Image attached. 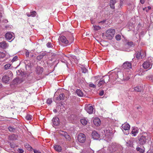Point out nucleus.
Listing matches in <instances>:
<instances>
[{
  "label": "nucleus",
  "instance_id": "nucleus-1",
  "mask_svg": "<svg viewBox=\"0 0 153 153\" xmlns=\"http://www.w3.org/2000/svg\"><path fill=\"white\" fill-rule=\"evenodd\" d=\"M150 139V137L146 133H144L143 135L140 136L138 139L139 143L141 145H143L146 142L147 140Z\"/></svg>",
  "mask_w": 153,
  "mask_h": 153
},
{
  "label": "nucleus",
  "instance_id": "nucleus-2",
  "mask_svg": "<svg viewBox=\"0 0 153 153\" xmlns=\"http://www.w3.org/2000/svg\"><path fill=\"white\" fill-rule=\"evenodd\" d=\"M115 30L114 29H110L107 30L105 33V36L106 39L111 40L114 37L115 33Z\"/></svg>",
  "mask_w": 153,
  "mask_h": 153
},
{
  "label": "nucleus",
  "instance_id": "nucleus-3",
  "mask_svg": "<svg viewBox=\"0 0 153 153\" xmlns=\"http://www.w3.org/2000/svg\"><path fill=\"white\" fill-rule=\"evenodd\" d=\"M102 133H103V134L102 135V137L103 138H105V140L107 141L110 139L111 132H110V130L106 129L104 130V132Z\"/></svg>",
  "mask_w": 153,
  "mask_h": 153
},
{
  "label": "nucleus",
  "instance_id": "nucleus-4",
  "mask_svg": "<svg viewBox=\"0 0 153 153\" xmlns=\"http://www.w3.org/2000/svg\"><path fill=\"white\" fill-rule=\"evenodd\" d=\"M121 128L126 134H129V131L130 128V126L127 123H125L123 124L121 126Z\"/></svg>",
  "mask_w": 153,
  "mask_h": 153
},
{
  "label": "nucleus",
  "instance_id": "nucleus-5",
  "mask_svg": "<svg viewBox=\"0 0 153 153\" xmlns=\"http://www.w3.org/2000/svg\"><path fill=\"white\" fill-rule=\"evenodd\" d=\"M12 72L10 71H8L7 74L2 77V81L5 83H7L10 80V77L9 76H12Z\"/></svg>",
  "mask_w": 153,
  "mask_h": 153
},
{
  "label": "nucleus",
  "instance_id": "nucleus-6",
  "mask_svg": "<svg viewBox=\"0 0 153 153\" xmlns=\"http://www.w3.org/2000/svg\"><path fill=\"white\" fill-rule=\"evenodd\" d=\"M135 56L136 58L137 59H140V57H141V58H143L145 57V53L143 50H140L139 51H138L136 52L135 53Z\"/></svg>",
  "mask_w": 153,
  "mask_h": 153
},
{
  "label": "nucleus",
  "instance_id": "nucleus-7",
  "mask_svg": "<svg viewBox=\"0 0 153 153\" xmlns=\"http://www.w3.org/2000/svg\"><path fill=\"white\" fill-rule=\"evenodd\" d=\"M152 66V64L149 61H146L143 63V67L145 69H149Z\"/></svg>",
  "mask_w": 153,
  "mask_h": 153
},
{
  "label": "nucleus",
  "instance_id": "nucleus-8",
  "mask_svg": "<svg viewBox=\"0 0 153 153\" xmlns=\"http://www.w3.org/2000/svg\"><path fill=\"white\" fill-rule=\"evenodd\" d=\"M5 37L6 39L7 40H10L11 39V41H10L11 42L13 40L14 38L13 33H12L8 32L5 35Z\"/></svg>",
  "mask_w": 153,
  "mask_h": 153
},
{
  "label": "nucleus",
  "instance_id": "nucleus-9",
  "mask_svg": "<svg viewBox=\"0 0 153 153\" xmlns=\"http://www.w3.org/2000/svg\"><path fill=\"white\" fill-rule=\"evenodd\" d=\"M78 140L79 142L81 143H83L86 140L85 135L82 133L79 134L78 135Z\"/></svg>",
  "mask_w": 153,
  "mask_h": 153
},
{
  "label": "nucleus",
  "instance_id": "nucleus-10",
  "mask_svg": "<svg viewBox=\"0 0 153 153\" xmlns=\"http://www.w3.org/2000/svg\"><path fill=\"white\" fill-rule=\"evenodd\" d=\"M85 109L89 114H91L93 112L94 108L92 106L89 105L85 107Z\"/></svg>",
  "mask_w": 153,
  "mask_h": 153
},
{
  "label": "nucleus",
  "instance_id": "nucleus-11",
  "mask_svg": "<svg viewBox=\"0 0 153 153\" xmlns=\"http://www.w3.org/2000/svg\"><path fill=\"white\" fill-rule=\"evenodd\" d=\"M59 41L65 44H67L69 43L67 39L66 38L63 36H60L59 38Z\"/></svg>",
  "mask_w": 153,
  "mask_h": 153
},
{
  "label": "nucleus",
  "instance_id": "nucleus-12",
  "mask_svg": "<svg viewBox=\"0 0 153 153\" xmlns=\"http://www.w3.org/2000/svg\"><path fill=\"white\" fill-rule=\"evenodd\" d=\"M92 138L94 140H97L100 137V135L96 131H94L92 133Z\"/></svg>",
  "mask_w": 153,
  "mask_h": 153
},
{
  "label": "nucleus",
  "instance_id": "nucleus-13",
  "mask_svg": "<svg viewBox=\"0 0 153 153\" xmlns=\"http://www.w3.org/2000/svg\"><path fill=\"white\" fill-rule=\"evenodd\" d=\"M9 45L5 41H3L0 43V47L3 49H5L7 48Z\"/></svg>",
  "mask_w": 153,
  "mask_h": 153
},
{
  "label": "nucleus",
  "instance_id": "nucleus-14",
  "mask_svg": "<svg viewBox=\"0 0 153 153\" xmlns=\"http://www.w3.org/2000/svg\"><path fill=\"white\" fill-rule=\"evenodd\" d=\"M53 125L55 126L58 125L59 123V118L57 117H53L52 120Z\"/></svg>",
  "mask_w": 153,
  "mask_h": 153
},
{
  "label": "nucleus",
  "instance_id": "nucleus-15",
  "mask_svg": "<svg viewBox=\"0 0 153 153\" xmlns=\"http://www.w3.org/2000/svg\"><path fill=\"white\" fill-rule=\"evenodd\" d=\"M123 68L124 69H129L131 68V63L129 62H126L123 64Z\"/></svg>",
  "mask_w": 153,
  "mask_h": 153
},
{
  "label": "nucleus",
  "instance_id": "nucleus-16",
  "mask_svg": "<svg viewBox=\"0 0 153 153\" xmlns=\"http://www.w3.org/2000/svg\"><path fill=\"white\" fill-rule=\"evenodd\" d=\"M59 133L62 136H64L65 138L68 140H69L70 139V136L68 135L67 133L63 131H60Z\"/></svg>",
  "mask_w": 153,
  "mask_h": 153
},
{
  "label": "nucleus",
  "instance_id": "nucleus-17",
  "mask_svg": "<svg viewBox=\"0 0 153 153\" xmlns=\"http://www.w3.org/2000/svg\"><path fill=\"white\" fill-rule=\"evenodd\" d=\"M93 123L96 126H98L100 125L101 121L99 118L97 117L94 119Z\"/></svg>",
  "mask_w": 153,
  "mask_h": 153
},
{
  "label": "nucleus",
  "instance_id": "nucleus-18",
  "mask_svg": "<svg viewBox=\"0 0 153 153\" xmlns=\"http://www.w3.org/2000/svg\"><path fill=\"white\" fill-rule=\"evenodd\" d=\"M134 140V138H131L130 139L128 140L126 142L127 146L129 147H132L133 146Z\"/></svg>",
  "mask_w": 153,
  "mask_h": 153
},
{
  "label": "nucleus",
  "instance_id": "nucleus-19",
  "mask_svg": "<svg viewBox=\"0 0 153 153\" xmlns=\"http://www.w3.org/2000/svg\"><path fill=\"white\" fill-rule=\"evenodd\" d=\"M46 53L45 52H42L41 53L40 55L38 56L37 57V59L39 60H40L42 59L43 58L44 56L46 55Z\"/></svg>",
  "mask_w": 153,
  "mask_h": 153
},
{
  "label": "nucleus",
  "instance_id": "nucleus-20",
  "mask_svg": "<svg viewBox=\"0 0 153 153\" xmlns=\"http://www.w3.org/2000/svg\"><path fill=\"white\" fill-rule=\"evenodd\" d=\"M36 12L35 11H33L32 12H31L30 13H27V15L28 17L32 16L34 17L36 16Z\"/></svg>",
  "mask_w": 153,
  "mask_h": 153
},
{
  "label": "nucleus",
  "instance_id": "nucleus-21",
  "mask_svg": "<svg viewBox=\"0 0 153 153\" xmlns=\"http://www.w3.org/2000/svg\"><path fill=\"white\" fill-rule=\"evenodd\" d=\"M76 93L78 96L80 97H83L84 96V93L80 89H77Z\"/></svg>",
  "mask_w": 153,
  "mask_h": 153
},
{
  "label": "nucleus",
  "instance_id": "nucleus-22",
  "mask_svg": "<svg viewBox=\"0 0 153 153\" xmlns=\"http://www.w3.org/2000/svg\"><path fill=\"white\" fill-rule=\"evenodd\" d=\"M116 2V1L115 0H110V6L111 8L113 9H114V5Z\"/></svg>",
  "mask_w": 153,
  "mask_h": 153
},
{
  "label": "nucleus",
  "instance_id": "nucleus-23",
  "mask_svg": "<svg viewBox=\"0 0 153 153\" xmlns=\"http://www.w3.org/2000/svg\"><path fill=\"white\" fill-rule=\"evenodd\" d=\"M54 149L58 152H60L62 150L61 147L59 145H56L54 146Z\"/></svg>",
  "mask_w": 153,
  "mask_h": 153
},
{
  "label": "nucleus",
  "instance_id": "nucleus-24",
  "mask_svg": "<svg viewBox=\"0 0 153 153\" xmlns=\"http://www.w3.org/2000/svg\"><path fill=\"white\" fill-rule=\"evenodd\" d=\"M43 71V69L42 68L40 67H38L36 69V73L38 74H42Z\"/></svg>",
  "mask_w": 153,
  "mask_h": 153
},
{
  "label": "nucleus",
  "instance_id": "nucleus-25",
  "mask_svg": "<svg viewBox=\"0 0 153 153\" xmlns=\"http://www.w3.org/2000/svg\"><path fill=\"white\" fill-rule=\"evenodd\" d=\"M65 97V95L64 94H60L59 96L56 98V100H63Z\"/></svg>",
  "mask_w": 153,
  "mask_h": 153
},
{
  "label": "nucleus",
  "instance_id": "nucleus-26",
  "mask_svg": "<svg viewBox=\"0 0 153 153\" xmlns=\"http://www.w3.org/2000/svg\"><path fill=\"white\" fill-rule=\"evenodd\" d=\"M81 123L84 126L86 125L87 123V120L85 118L82 119L80 120Z\"/></svg>",
  "mask_w": 153,
  "mask_h": 153
},
{
  "label": "nucleus",
  "instance_id": "nucleus-27",
  "mask_svg": "<svg viewBox=\"0 0 153 153\" xmlns=\"http://www.w3.org/2000/svg\"><path fill=\"white\" fill-rule=\"evenodd\" d=\"M136 150L137 151H139L140 153H143L144 152V148L142 149L139 147L136 148Z\"/></svg>",
  "mask_w": 153,
  "mask_h": 153
},
{
  "label": "nucleus",
  "instance_id": "nucleus-28",
  "mask_svg": "<svg viewBox=\"0 0 153 153\" xmlns=\"http://www.w3.org/2000/svg\"><path fill=\"white\" fill-rule=\"evenodd\" d=\"M11 65V64H7L4 66V68L5 70H8L10 69Z\"/></svg>",
  "mask_w": 153,
  "mask_h": 153
},
{
  "label": "nucleus",
  "instance_id": "nucleus-29",
  "mask_svg": "<svg viewBox=\"0 0 153 153\" xmlns=\"http://www.w3.org/2000/svg\"><path fill=\"white\" fill-rule=\"evenodd\" d=\"M138 133V131L137 129H136L135 128H134L131 131V133L132 134H133L134 136H135L136 135V134H137Z\"/></svg>",
  "mask_w": 153,
  "mask_h": 153
},
{
  "label": "nucleus",
  "instance_id": "nucleus-30",
  "mask_svg": "<svg viewBox=\"0 0 153 153\" xmlns=\"http://www.w3.org/2000/svg\"><path fill=\"white\" fill-rule=\"evenodd\" d=\"M32 118V116L30 114H27L25 117L26 119L27 120H31Z\"/></svg>",
  "mask_w": 153,
  "mask_h": 153
},
{
  "label": "nucleus",
  "instance_id": "nucleus-31",
  "mask_svg": "<svg viewBox=\"0 0 153 153\" xmlns=\"http://www.w3.org/2000/svg\"><path fill=\"white\" fill-rule=\"evenodd\" d=\"M93 27H94L93 28L95 30H98L101 28V27L98 25H93Z\"/></svg>",
  "mask_w": 153,
  "mask_h": 153
},
{
  "label": "nucleus",
  "instance_id": "nucleus-32",
  "mask_svg": "<svg viewBox=\"0 0 153 153\" xmlns=\"http://www.w3.org/2000/svg\"><path fill=\"white\" fill-rule=\"evenodd\" d=\"M105 82L104 80H103V79H101L100 81L99 82L97 85L99 87H100Z\"/></svg>",
  "mask_w": 153,
  "mask_h": 153
},
{
  "label": "nucleus",
  "instance_id": "nucleus-33",
  "mask_svg": "<svg viewBox=\"0 0 153 153\" xmlns=\"http://www.w3.org/2000/svg\"><path fill=\"white\" fill-rule=\"evenodd\" d=\"M141 91V88H139V86H137L134 88L133 90H132V91Z\"/></svg>",
  "mask_w": 153,
  "mask_h": 153
},
{
  "label": "nucleus",
  "instance_id": "nucleus-34",
  "mask_svg": "<svg viewBox=\"0 0 153 153\" xmlns=\"http://www.w3.org/2000/svg\"><path fill=\"white\" fill-rule=\"evenodd\" d=\"M151 9V7L150 6H148L147 7L143 8V9L144 10H145L146 12H148Z\"/></svg>",
  "mask_w": 153,
  "mask_h": 153
},
{
  "label": "nucleus",
  "instance_id": "nucleus-35",
  "mask_svg": "<svg viewBox=\"0 0 153 153\" xmlns=\"http://www.w3.org/2000/svg\"><path fill=\"white\" fill-rule=\"evenodd\" d=\"M8 128L9 131L11 132H14L15 130L14 128L10 126Z\"/></svg>",
  "mask_w": 153,
  "mask_h": 153
},
{
  "label": "nucleus",
  "instance_id": "nucleus-36",
  "mask_svg": "<svg viewBox=\"0 0 153 153\" xmlns=\"http://www.w3.org/2000/svg\"><path fill=\"white\" fill-rule=\"evenodd\" d=\"M5 56V54L3 52H0V58H3Z\"/></svg>",
  "mask_w": 153,
  "mask_h": 153
},
{
  "label": "nucleus",
  "instance_id": "nucleus-37",
  "mask_svg": "<svg viewBox=\"0 0 153 153\" xmlns=\"http://www.w3.org/2000/svg\"><path fill=\"white\" fill-rule=\"evenodd\" d=\"M46 46L48 48H52L53 47V45L51 42H48L46 44Z\"/></svg>",
  "mask_w": 153,
  "mask_h": 153
},
{
  "label": "nucleus",
  "instance_id": "nucleus-38",
  "mask_svg": "<svg viewBox=\"0 0 153 153\" xmlns=\"http://www.w3.org/2000/svg\"><path fill=\"white\" fill-rule=\"evenodd\" d=\"M18 60V57L17 56H15L12 60V62H13Z\"/></svg>",
  "mask_w": 153,
  "mask_h": 153
},
{
  "label": "nucleus",
  "instance_id": "nucleus-39",
  "mask_svg": "<svg viewBox=\"0 0 153 153\" xmlns=\"http://www.w3.org/2000/svg\"><path fill=\"white\" fill-rule=\"evenodd\" d=\"M52 102V100L51 99L48 98L47 100V103L48 104L50 105Z\"/></svg>",
  "mask_w": 153,
  "mask_h": 153
},
{
  "label": "nucleus",
  "instance_id": "nucleus-40",
  "mask_svg": "<svg viewBox=\"0 0 153 153\" xmlns=\"http://www.w3.org/2000/svg\"><path fill=\"white\" fill-rule=\"evenodd\" d=\"M115 39L117 40H119L121 39V36L120 35H117L115 36Z\"/></svg>",
  "mask_w": 153,
  "mask_h": 153
},
{
  "label": "nucleus",
  "instance_id": "nucleus-41",
  "mask_svg": "<svg viewBox=\"0 0 153 153\" xmlns=\"http://www.w3.org/2000/svg\"><path fill=\"white\" fill-rule=\"evenodd\" d=\"M127 44L131 46H134V44L132 42H128L127 43Z\"/></svg>",
  "mask_w": 153,
  "mask_h": 153
},
{
  "label": "nucleus",
  "instance_id": "nucleus-42",
  "mask_svg": "<svg viewBox=\"0 0 153 153\" xmlns=\"http://www.w3.org/2000/svg\"><path fill=\"white\" fill-rule=\"evenodd\" d=\"M105 81L107 82H108L109 79V77L107 76H105Z\"/></svg>",
  "mask_w": 153,
  "mask_h": 153
},
{
  "label": "nucleus",
  "instance_id": "nucleus-43",
  "mask_svg": "<svg viewBox=\"0 0 153 153\" xmlns=\"http://www.w3.org/2000/svg\"><path fill=\"white\" fill-rule=\"evenodd\" d=\"M17 151L19 153H23L24 152V150L22 149H19Z\"/></svg>",
  "mask_w": 153,
  "mask_h": 153
},
{
  "label": "nucleus",
  "instance_id": "nucleus-44",
  "mask_svg": "<svg viewBox=\"0 0 153 153\" xmlns=\"http://www.w3.org/2000/svg\"><path fill=\"white\" fill-rule=\"evenodd\" d=\"M82 71L83 73H86L87 71V70L85 68H82Z\"/></svg>",
  "mask_w": 153,
  "mask_h": 153
},
{
  "label": "nucleus",
  "instance_id": "nucleus-45",
  "mask_svg": "<svg viewBox=\"0 0 153 153\" xmlns=\"http://www.w3.org/2000/svg\"><path fill=\"white\" fill-rule=\"evenodd\" d=\"M89 87L95 88L96 87V85L93 83H90L89 85Z\"/></svg>",
  "mask_w": 153,
  "mask_h": 153
},
{
  "label": "nucleus",
  "instance_id": "nucleus-46",
  "mask_svg": "<svg viewBox=\"0 0 153 153\" xmlns=\"http://www.w3.org/2000/svg\"><path fill=\"white\" fill-rule=\"evenodd\" d=\"M104 94V91H100L99 94V95L100 96H102Z\"/></svg>",
  "mask_w": 153,
  "mask_h": 153
},
{
  "label": "nucleus",
  "instance_id": "nucleus-47",
  "mask_svg": "<svg viewBox=\"0 0 153 153\" xmlns=\"http://www.w3.org/2000/svg\"><path fill=\"white\" fill-rule=\"evenodd\" d=\"M30 52L29 51H27L25 55L27 57H28L29 56Z\"/></svg>",
  "mask_w": 153,
  "mask_h": 153
},
{
  "label": "nucleus",
  "instance_id": "nucleus-48",
  "mask_svg": "<svg viewBox=\"0 0 153 153\" xmlns=\"http://www.w3.org/2000/svg\"><path fill=\"white\" fill-rule=\"evenodd\" d=\"M33 152L34 153H41V152L39 151L34 149Z\"/></svg>",
  "mask_w": 153,
  "mask_h": 153
},
{
  "label": "nucleus",
  "instance_id": "nucleus-49",
  "mask_svg": "<svg viewBox=\"0 0 153 153\" xmlns=\"http://www.w3.org/2000/svg\"><path fill=\"white\" fill-rule=\"evenodd\" d=\"M25 147L26 148H30L31 147V146L28 144H26L25 145Z\"/></svg>",
  "mask_w": 153,
  "mask_h": 153
},
{
  "label": "nucleus",
  "instance_id": "nucleus-50",
  "mask_svg": "<svg viewBox=\"0 0 153 153\" xmlns=\"http://www.w3.org/2000/svg\"><path fill=\"white\" fill-rule=\"evenodd\" d=\"M123 0H120V4L121 6H122L123 4Z\"/></svg>",
  "mask_w": 153,
  "mask_h": 153
},
{
  "label": "nucleus",
  "instance_id": "nucleus-51",
  "mask_svg": "<svg viewBox=\"0 0 153 153\" xmlns=\"http://www.w3.org/2000/svg\"><path fill=\"white\" fill-rule=\"evenodd\" d=\"M140 2L142 4H143L145 2V0H140Z\"/></svg>",
  "mask_w": 153,
  "mask_h": 153
},
{
  "label": "nucleus",
  "instance_id": "nucleus-52",
  "mask_svg": "<svg viewBox=\"0 0 153 153\" xmlns=\"http://www.w3.org/2000/svg\"><path fill=\"white\" fill-rule=\"evenodd\" d=\"M91 23L92 24H93L94 23V22L93 20H91Z\"/></svg>",
  "mask_w": 153,
  "mask_h": 153
},
{
  "label": "nucleus",
  "instance_id": "nucleus-53",
  "mask_svg": "<svg viewBox=\"0 0 153 153\" xmlns=\"http://www.w3.org/2000/svg\"><path fill=\"white\" fill-rule=\"evenodd\" d=\"M14 135H12V136H9V138H10L11 137H14Z\"/></svg>",
  "mask_w": 153,
  "mask_h": 153
},
{
  "label": "nucleus",
  "instance_id": "nucleus-54",
  "mask_svg": "<svg viewBox=\"0 0 153 153\" xmlns=\"http://www.w3.org/2000/svg\"><path fill=\"white\" fill-rule=\"evenodd\" d=\"M100 22H102V23H104V22H103V21H101V22H99V23H100Z\"/></svg>",
  "mask_w": 153,
  "mask_h": 153
},
{
  "label": "nucleus",
  "instance_id": "nucleus-55",
  "mask_svg": "<svg viewBox=\"0 0 153 153\" xmlns=\"http://www.w3.org/2000/svg\"><path fill=\"white\" fill-rule=\"evenodd\" d=\"M91 152H92V153H94V152H93V151H92V150H91Z\"/></svg>",
  "mask_w": 153,
  "mask_h": 153
},
{
  "label": "nucleus",
  "instance_id": "nucleus-56",
  "mask_svg": "<svg viewBox=\"0 0 153 153\" xmlns=\"http://www.w3.org/2000/svg\"><path fill=\"white\" fill-rule=\"evenodd\" d=\"M56 110H53V111H54V112H56Z\"/></svg>",
  "mask_w": 153,
  "mask_h": 153
},
{
  "label": "nucleus",
  "instance_id": "nucleus-57",
  "mask_svg": "<svg viewBox=\"0 0 153 153\" xmlns=\"http://www.w3.org/2000/svg\"><path fill=\"white\" fill-rule=\"evenodd\" d=\"M82 153H85L84 152V151H82Z\"/></svg>",
  "mask_w": 153,
  "mask_h": 153
},
{
  "label": "nucleus",
  "instance_id": "nucleus-58",
  "mask_svg": "<svg viewBox=\"0 0 153 153\" xmlns=\"http://www.w3.org/2000/svg\"><path fill=\"white\" fill-rule=\"evenodd\" d=\"M33 55H32V57H33Z\"/></svg>",
  "mask_w": 153,
  "mask_h": 153
}]
</instances>
